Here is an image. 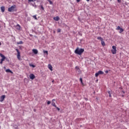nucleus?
<instances>
[{"instance_id": "41", "label": "nucleus", "mask_w": 129, "mask_h": 129, "mask_svg": "<svg viewBox=\"0 0 129 129\" xmlns=\"http://www.w3.org/2000/svg\"><path fill=\"white\" fill-rule=\"evenodd\" d=\"M52 83H54V80H53L52 81Z\"/></svg>"}, {"instance_id": "30", "label": "nucleus", "mask_w": 129, "mask_h": 129, "mask_svg": "<svg viewBox=\"0 0 129 129\" xmlns=\"http://www.w3.org/2000/svg\"><path fill=\"white\" fill-rule=\"evenodd\" d=\"M55 108L57 109L58 111L60 110V108L59 107H56Z\"/></svg>"}, {"instance_id": "28", "label": "nucleus", "mask_w": 129, "mask_h": 129, "mask_svg": "<svg viewBox=\"0 0 129 129\" xmlns=\"http://www.w3.org/2000/svg\"><path fill=\"white\" fill-rule=\"evenodd\" d=\"M33 18L34 19H35V20H37V17H36V16H33Z\"/></svg>"}, {"instance_id": "46", "label": "nucleus", "mask_w": 129, "mask_h": 129, "mask_svg": "<svg viewBox=\"0 0 129 129\" xmlns=\"http://www.w3.org/2000/svg\"><path fill=\"white\" fill-rule=\"evenodd\" d=\"M58 32H60V30L58 31Z\"/></svg>"}, {"instance_id": "3", "label": "nucleus", "mask_w": 129, "mask_h": 129, "mask_svg": "<svg viewBox=\"0 0 129 129\" xmlns=\"http://www.w3.org/2000/svg\"><path fill=\"white\" fill-rule=\"evenodd\" d=\"M16 50L17 52V59H18V60H22V58H21V52H20V51H19V49H16Z\"/></svg>"}, {"instance_id": "29", "label": "nucleus", "mask_w": 129, "mask_h": 129, "mask_svg": "<svg viewBox=\"0 0 129 129\" xmlns=\"http://www.w3.org/2000/svg\"><path fill=\"white\" fill-rule=\"evenodd\" d=\"M51 104V101H47V104Z\"/></svg>"}, {"instance_id": "2", "label": "nucleus", "mask_w": 129, "mask_h": 129, "mask_svg": "<svg viewBox=\"0 0 129 129\" xmlns=\"http://www.w3.org/2000/svg\"><path fill=\"white\" fill-rule=\"evenodd\" d=\"M16 8V5H13L12 6H11V7H10L9 8H8V12H15V8Z\"/></svg>"}, {"instance_id": "15", "label": "nucleus", "mask_w": 129, "mask_h": 129, "mask_svg": "<svg viewBox=\"0 0 129 129\" xmlns=\"http://www.w3.org/2000/svg\"><path fill=\"white\" fill-rule=\"evenodd\" d=\"M97 39L98 40H100V41H103V38H102L100 36H98L97 37Z\"/></svg>"}, {"instance_id": "18", "label": "nucleus", "mask_w": 129, "mask_h": 129, "mask_svg": "<svg viewBox=\"0 0 129 129\" xmlns=\"http://www.w3.org/2000/svg\"><path fill=\"white\" fill-rule=\"evenodd\" d=\"M101 44L102 45V46H105V43L104 42V41H103V40L101 41Z\"/></svg>"}, {"instance_id": "34", "label": "nucleus", "mask_w": 129, "mask_h": 129, "mask_svg": "<svg viewBox=\"0 0 129 129\" xmlns=\"http://www.w3.org/2000/svg\"><path fill=\"white\" fill-rule=\"evenodd\" d=\"M105 72L106 74H107V73H108V71H106Z\"/></svg>"}, {"instance_id": "33", "label": "nucleus", "mask_w": 129, "mask_h": 129, "mask_svg": "<svg viewBox=\"0 0 129 129\" xmlns=\"http://www.w3.org/2000/svg\"><path fill=\"white\" fill-rule=\"evenodd\" d=\"M30 66L31 67H33V64H32V63L30 64Z\"/></svg>"}, {"instance_id": "6", "label": "nucleus", "mask_w": 129, "mask_h": 129, "mask_svg": "<svg viewBox=\"0 0 129 129\" xmlns=\"http://www.w3.org/2000/svg\"><path fill=\"white\" fill-rule=\"evenodd\" d=\"M54 101H56L55 99H52L51 105H52V106H54V107H57V106H56V103H55Z\"/></svg>"}, {"instance_id": "4", "label": "nucleus", "mask_w": 129, "mask_h": 129, "mask_svg": "<svg viewBox=\"0 0 129 129\" xmlns=\"http://www.w3.org/2000/svg\"><path fill=\"white\" fill-rule=\"evenodd\" d=\"M112 49L111 50L112 54H116V47L115 46H113L112 47Z\"/></svg>"}, {"instance_id": "39", "label": "nucleus", "mask_w": 129, "mask_h": 129, "mask_svg": "<svg viewBox=\"0 0 129 129\" xmlns=\"http://www.w3.org/2000/svg\"><path fill=\"white\" fill-rule=\"evenodd\" d=\"M28 2H33V0H28Z\"/></svg>"}, {"instance_id": "16", "label": "nucleus", "mask_w": 129, "mask_h": 129, "mask_svg": "<svg viewBox=\"0 0 129 129\" xmlns=\"http://www.w3.org/2000/svg\"><path fill=\"white\" fill-rule=\"evenodd\" d=\"M6 71V72H9V73H13V72H12V71H11L10 69H7Z\"/></svg>"}, {"instance_id": "13", "label": "nucleus", "mask_w": 129, "mask_h": 129, "mask_svg": "<svg viewBox=\"0 0 129 129\" xmlns=\"http://www.w3.org/2000/svg\"><path fill=\"white\" fill-rule=\"evenodd\" d=\"M16 29L17 30H21V26L20 25H19V24H17L16 25Z\"/></svg>"}, {"instance_id": "40", "label": "nucleus", "mask_w": 129, "mask_h": 129, "mask_svg": "<svg viewBox=\"0 0 129 129\" xmlns=\"http://www.w3.org/2000/svg\"><path fill=\"white\" fill-rule=\"evenodd\" d=\"M33 68H35V65H33Z\"/></svg>"}, {"instance_id": "26", "label": "nucleus", "mask_w": 129, "mask_h": 129, "mask_svg": "<svg viewBox=\"0 0 129 129\" xmlns=\"http://www.w3.org/2000/svg\"><path fill=\"white\" fill-rule=\"evenodd\" d=\"M40 8H41V9L43 10V11H44V7H43V5H41V6H40Z\"/></svg>"}, {"instance_id": "43", "label": "nucleus", "mask_w": 129, "mask_h": 129, "mask_svg": "<svg viewBox=\"0 0 129 129\" xmlns=\"http://www.w3.org/2000/svg\"><path fill=\"white\" fill-rule=\"evenodd\" d=\"M0 46H2V43L0 42Z\"/></svg>"}, {"instance_id": "37", "label": "nucleus", "mask_w": 129, "mask_h": 129, "mask_svg": "<svg viewBox=\"0 0 129 129\" xmlns=\"http://www.w3.org/2000/svg\"><path fill=\"white\" fill-rule=\"evenodd\" d=\"M85 99L86 101L88 100V99L87 98H85Z\"/></svg>"}, {"instance_id": "25", "label": "nucleus", "mask_w": 129, "mask_h": 129, "mask_svg": "<svg viewBox=\"0 0 129 129\" xmlns=\"http://www.w3.org/2000/svg\"><path fill=\"white\" fill-rule=\"evenodd\" d=\"M98 75H99V74L98 73H96L95 74V76H96V77H98Z\"/></svg>"}, {"instance_id": "24", "label": "nucleus", "mask_w": 129, "mask_h": 129, "mask_svg": "<svg viewBox=\"0 0 129 129\" xmlns=\"http://www.w3.org/2000/svg\"><path fill=\"white\" fill-rule=\"evenodd\" d=\"M48 1L49 2L50 5H53V2H52V1L50 0H48Z\"/></svg>"}, {"instance_id": "5", "label": "nucleus", "mask_w": 129, "mask_h": 129, "mask_svg": "<svg viewBox=\"0 0 129 129\" xmlns=\"http://www.w3.org/2000/svg\"><path fill=\"white\" fill-rule=\"evenodd\" d=\"M0 56L1 57H2V59H1V61H2L4 62V61H5V60H6V56H5V55H4V54L0 53Z\"/></svg>"}, {"instance_id": "9", "label": "nucleus", "mask_w": 129, "mask_h": 129, "mask_svg": "<svg viewBox=\"0 0 129 129\" xmlns=\"http://www.w3.org/2000/svg\"><path fill=\"white\" fill-rule=\"evenodd\" d=\"M75 69H76V70H77V71H78V72H79V73H81V70H80V69H79V67L77 66L75 67Z\"/></svg>"}, {"instance_id": "8", "label": "nucleus", "mask_w": 129, "mask_h": 129, "mask_svg": "<svg viewBox=\"0 0 129 129\" xmlns=\"http://www.w3.org/2000/svg\"><path fill=\"white\" fill-rule=\"evenodd\" d=\"M53 20L54 21H59V20H60V18H59V16H56V17L53 18Z\"/></svg>"}, {"instance_id": "12", "label": "nucleus", "mask_w": 129, "mask_h": 129, "mask_svg": "<svg viewBox=\"0 0 129 129\" xmlns=\"http://www.w3.org/2000/svg\"><path fill=\"white\" fill-rule=\"evenodd\" d=\"M1 10L2 13H5V7L3 6L1 7Z\"/></svg>"}, {"instance_id": "45", "label": "nucleus", "mask_w": 129, "mask_h": 129, "mask_svg": "<svg viewBox=\"0 0 129 129\" xmlns=\"http://www.w3.org/2000/svg\"><path fill=\"white\" fill-rule=\"evenodd\" d=\"M123 96H124V95H122V97H123Z\"/></svg>"}, {"instance_id": "1", "label": "nucleus", "mask_w": 129, "mask_h": 129, "mask_svg": "<svg viewBox=\"0 0 129 129\" xmlns=\"http://www.w3.org/2000/svg\"><path fill=\"white\" fill-rule=\"evenodd\" d=\"M84 52L83 48L79 49V47H77L75 50V53L78 54V55H82V53Z\"/></svg>"}, {"instance_id": "32", "label": "nucleus", "mask_w": 129, "mask_h": 129, "mask_svg": "<svg viewBox=\"0 0 129 129\" xmlns=\"http://www.w3.org/2000/svg\"><path fill=\"white\" fill-rule=\"evenodd\" d=\"M118 3H121V0H117Z\"/></svg>"}, {"instance_id": "27", "label": "nucleus", "mask_w": 129, "mask_h": 129, "mask_svg": "<svg viewBox=\"0 0 129 129\" xmlns=\"http://www.w3.org/2000/svg\"><path fill=\"white\" fill-rule=\"evenodd\" d=\"M120 26H118L116 28V30H119L120 29Z\"/></svg>"}, {"instance_id": "17", "label": "nucleus", "mask_w": 129, "mask_h": 129, "mask_svg": "<svg viewBox=\"0 0 129 129\" xmlns=\"http://www.w3.org/2000/svg\"><path fill=\"white\" fill-rule=\"evenodd\" d=\"M80 81L81 82V84H82V85H84V83H83V81L82 78H81L80 79Z\"/></svg>"}, {"instance_id": "38", "label": "nucleus", "mask_w": 129, "mask_h": 129, "mask_svg": "<svg viewBox=\"0 0 129 129\" xmlns=\"http://www.w3.org/2000/svg\"><path fill=\"white\" fill-rule=\"evenodd\" d=\"M77 3H79V2H80V0H76Z\"/></svg>"}, {"instance_id": "10", "label": "nucleus", "mask_w": 129, "mask_h": 129, "mask_svg": "<svg viewBox=\"0 0 129 129\" xmlns=\"http://www.w3.org/2000/svg\"><path fill=\"white\" fill-rule=\"evenodd\" d=\"M48 69H49V70H51V71H53V67H52V66L51 64H48Z\"/></svg>"}, {"instance_id": "47", "label": "nucleus", "mask_w": 129, "mask_h": 129, "mask_svg": "<svg viewBox=\"0 0 129 129\" xmlns=\"http://www.w3.org/2000/svg\"><path fill=\"white\" fill-rule=\"evenodd\" d=\"M110 1H112V0H110Z\"/></svg>"}, {"instance_id": "7", "label": "nucleus", "mask_w": 129, "mask_h": 129, "mask_svg": "<svg viewBox=\"0 0 129 129\" xmlns=\"http://www.w3.org/2000/svg\"><path fill=\"white\" fill-rule=\"evenodd\" d=\"M5 98H6L5 95H3L2 96H1V99H0V102H3V101H4V100H5Z\"/></svg>"}, {"instance_id": "14", "label": "nucleus", "mask_w": 129, "mask_h": 129, "mask_svg": "<svg viewBox=\"0 0 129 129\" xmlns=\"http://www.w3.org/2000/svg\"><path fill=\"white\" fill-rule=\"evenodd\" d=\"M17 45H20L22 44H24V42L22 41H20L19 42H17Z\"/></svg>"}, {"instance_id": "23", "label": "nucleus", "mask_w": 129, "mask_h": 129, "mask_svg": "<svg viewBox=\"0 0 129 129\" xmlns=\"http://www.w3.org/2000/svg\"><path fill=\"white\" fill-rule=\"evenodd\" d=\"M30 79H32V80H33V74H30Z\"/></svg>"}, {"instance_id": "31", "label": "nucleus", "mask_w": 129, "mask_h": 129, "mask_svg": "<svg viewBox=\"0 0 129 129\" xmlns=\"http://www.w3.org/2000/svg\"><path fill=\"white\" fill-rule=\"evenodd\" d=\"M15 129H19V127H18V126L15 125Z\"/></svg>"}, {"instance_id": "35", "label": "nucleus", "mask_w": 129, "mask_h": 129, "mask_svg": "<svg viewBox=\"0 0 129 129\" xmlns=\"http://www.w3.org/2000/svg\"><path fill=\"white\" fill-rule=\"evenodd\" d=\"M35 78V75H33V79H34Z\"/></svg>"}, {"instance_id": "36", "label": "nucleus", "mask_w": 129, "mask_h": 129, "mask_svg": "<svg viewBox=\"0 0 129 129\" xmlns=\"http://www.w3.org/2000/svg\"><path fill=\"white\" fill-rule=\"evenodd\" d=\"M3 61L1 60L0 64H3Z\"/></svg>"}, {"instance_id": "44", "label": "nucleus", "mask_w": 129, "mask_h": 129, "mask_svg": "<svg viewBox=\"0 0 129 129\" xmlns=\"http://www.w3.org/2000/svg\"><path fill=\"white\" fill-rule=\"evenodd\" d=\"M87 1V2H89V1H90V0H86Z\"/></svg>"}, {"instance_id": "20", "label": "nucleus", "mask_w": 129, "mask_h": 129, "mask_svg": "<svg viewBox=\"0 0 129 129\" xmlns=\"http://www.w3.org/2000/svg\"><path fill=\"white\" fill-rule=\"evenodd\" d=\"M108 93L109 94V97H111V92H110V91H108Z\"/></svg>"}, {"instance_id": "19", "label": "nucleus", "mask_w": 129, "mask_h": 129, "mask_svg": "<svg viewBox=\"0 0 129 129\" xmlns=\"http://www.w3.org/2000/svg\"><path fill=\"white\" fill-rule=\"evenodd\" d=\"M98 73H99V75L100 74H101V75L103 74V72H102V71H99L98 72Z\"/></svg>"}, {"instance_id": "21", "label": "nucleus", "mask_w": 129, "mask_h": 129, "mask_svg": "<svg viewBox=\"0 0 129 129\" xmlns=\"http://www.w3.org/2000/svg\"><path fill=\"white\" fill-rule=\"evenodd\" d=\"M119 30H120V31H119L120 33H122V32H123V29H122L121 28L120 29H119Z\"/></svg>"}, {"instance_id": "22", "label": "nucleus", "mask_w": 129, "mask_h": 129, "mask_svg": "<svg viewBox=\"0 0 129 129\" xmlns=\"http://www.w3.org/2000/svg\"><path fill=\"white\" fill-rule=\"evenodd\" d=\"M43 53L44 54H46V55H48V51L47 50H43Z\"/></svg>"}, {"instance_id": "11", "label": "nucleus", "mask_w": 129, "mask_h": 129, "mask_svg": "<svg viewBox=\"0 0 129 129\" xmlns=\"http://www.w3.org/2000/svg\"><path fill=\"white\" fill-rule=\"evenodd\" d=\"M33 53H34V54H38V50H37L36 49H33Z\"/></svg>"}, {"instance_id": "42", "label": "nucleus", "mask_w": 129, "mask_h": 129, "mask_svg": "<svg viewBox=\"0 0 129 129\" xmlns=\"http://www.w3.org/2000/svg\"><path fill=\"white\" fill-rule=\"evenodd\" d=\"M122 92L123 93H125L124 91H122Z\"/></svg>"}]
</instances>
